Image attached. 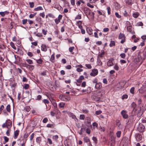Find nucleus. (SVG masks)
<instances>
[{"label":"nucleus","mask_w":146,"mask_h":146,"mask_svg":"<svg viewBox=\"0 0 146 146\" xmlns=\"http://www.w3.org/2000/svg\"><path fill=\"white\" fill-rule=\"evenodd\" d=\"M121 132L120 131H117V133H116V135L117 137H118L119 138L120 137L121 134Z\"/></svg>","instance_id":"nucleus-18"},{"label":"nucleus","mask_w":146,"mask_h":146,"mask_svg":"<svg viewBox=\"0 0 146 146\" xmlns=\"http://www.w3.org/2000/svg\"><path fill=\"white\" fill-rule=\"evenodd\" d=\"M143 25V23L141 22H139L137 23V25L138 26H142Z\"/></svg>","instance_id":"nucleus-52"},{"label":"nucleus","mask_w":146,"mask_h":146,"mask_svg":"<svg viewBox=\"0 0 146 146\" xmlns=\"http://www.w3.org/2000/svg\"><path fill=\"white\" fill-rule=\"evenodd\" d=\"M42 98V96L40 95H38L37 96V98L36 99V100H40Z\"/></svg>","instance_id":"nucleus-44"},{"label":"nucleus","mask_w":146,"mask_h":146,"mask_svg":"<svg viewBox=\"0 0 146 146\" xmlns=\"http://www.w3.org/2000/svg\"><path fill=\"white\" fill-rule=\"evenodd\" d=\"M42 32L43 34L44 35H45L46 34L47 31L46 30H45L44 29H43L42 30Z\"/></svg>","instance_id":"nucleus-57"},{"label":"nucleus","mask_w":146,"mask_h":146,"mask_svg":"<svg viewBox=\"0 0 146 146\" xmlns=\"http://www.w3.org/2000/svg\"><path fill=\"white\" fill-rule=\"evenodd\" d=\"M88 88L87 89H83L82 91V92H87V93H88Z\"/></svg>","instance_id":"nucleus-53"},{"label":"nucleus","mask_w":146,"mask_h":146,"mask_svg":"<svg viewBox=\"0 0 146 146\" xmlns=\"http://www.w3.org/2000/svg\"><path fill=\"white\" fill-rule=\"evenodd\" d=\"M34 133H33L31 135L30 137V140H32L34 138Z\"/></svg>","instance_id":"nucleus-50"},{"label":"nucleus","mask_w":146,"mask_h":146,"mask_svg":"<svg viewBox=\"0 0 146 146\" xmlns=\"http://www.w3.org/2000/svg\"><path fill=\"white\" fill-rule=\"evenodd\" d=\"M47 16H49V17H52L53 18H54V16L52 14H48L46 16V17Z\"/></svg>","instance_id":"nucleus-56"},{"label":"nucleus","mask_w":146,"mask_h":146,"mask_svg":"<svg viewBox=\"0 0 146 146\" xmlns=\"http://www.w3.org/2000/svg\"><path fill=\"white\" fill-rule=\"evenodd\" d=\"M9 12L7 11L4 12H0V15L3 17H4L6 15H8Z\"/></svg>","instance_id":"nucleus-9"},{"label":"nucleus","mask_w":146,"mask_h":146,"mask_svg":"<svg viewBox=\"0 0 146 146\" xmlns=\"http://www.w3.org/2000/svg\"><path fill=\"white\" fill-rule=\"evenodd\" d=\"M120 56L122 58H124L125 56V53H121L120 54Z\"/></svg>","instance_id":"nucleus-40"},{"label":"nucleus","mask_w":146,"mask_h":146,"mask_svg":"<svg viewBox=\"0 0 146 146\" xmlns=\"http://www.w3.org/2000/svg\"><path fill=\"white\" fill-rule=\"evenodd\" d=\"M84 141L86 142H88L90 141V139L87 137H84Z\"/></svg>","instance_id":"nucleus-42"},{"label":"nucleus","mask_w":146,"mask_h":146,"mask_svg":"<svg viewBox=\"0 0 146 146\" xmlns=\"http://www.w3.org/2000/svg\"><path fill=\"white\" fill-rule=\"evenodd\" d=\"M36 13L34 14H31L29 15V17L30 18H32L35 15Z\"/></svg>","instance_id":"nucleus-48"},{"label":"nucleus","mask_w":146,"mask_h":146,"mask_svg":"<svg viewBox=\"0 0 146 146\" xmlns=\"http://www.w3.org/2000/svg\"><path fill=\"white\" fill-rule=\"evenodd\" d=\"M59 98L62 101H69L70 100V97L63 95H61L59 96Z\"/></svg>","instance_id":"nucleus-2"},{"label":"nucleus","mask_w":146,"mask_h":146,"mask_svg":"<svg viewBox=\"0 0 146 146\" xmlns=\"http://www.w3.org/2000/svg\"><path fill=\"white\" fill-rule=\"evenodd\" d=\"M127 29L128 31L132 33V27L131 23L127 21L126 23Z\"/></svg>","instance_id":"nucleus-3"},{"label":"nucleus","mask_w":146,"mask_h":146,"mask_svg":"<svg viewBox=\"0 0 146 146\" xmlns=\"http://www.w3.org/2000/svg\"><path fill=\"white\" fill-rule=\"evenodd\" d=\"M89 111L87 110H82V112L84 113H87Z\"/></svg>","instance_id":"nucleus-59"},{"label":"nucleus","mask_w":146,"mask_h":146,"mask_svg":"<svg viewBox=\"0 0 146 146\" xmlns=\"http://www.w3.org/2000/svg\"><path fill=\"white\" fill-rule=\"evenodd\" d=\"M98 73V71L97 70L94 69L92 70V72L90 74V75L92 76H95Z\"/></svg>","instance_id":"nucleus-7"},{"label":"nucleus","mask_w":146,"mask_h":146,"mask_svg":"<svg viewBox=\"0 0 146 146\" xmlns=\"http://www.w3.org/2000/svg\"><path fill=\"white\" fill-rule=\"evenodd\" d=\"M81 2L84 3V2L82 1V0H79V1H77L76 4L78 5H80V4Z\"/></svg>","instance_id":"nucleus-49"},{"label":"nucleus","mask_w":146,"mask_h":146,"mask_svg":"<svg viewBox=\"0 0 146 146\" xmlns=\"http://www.w3.org/2000/svg\"><path fill=\"white\" fill-rule=\"evenodd\" d=\"M74 49V47L73 46H72L70 47L69 49V51L71 52L73 51V50Z\"/></svg>","instance_id":"nucleus-38"},{"label":"nucleus","mask_w":146,"mask_h":146,"mask_svg":"<svg viewBox=\"0 0 146 146\" xmlns=\"http://www.w3.org/2000/svg\"><path fill=\"white\" fill-rule=\"evenodd\" d=\"M139 14L137 12H136L133 13V17L135 18H137L139 15Z\"/></svg>","instance_id":"nucleus-16"},{"label":"nucleus","mask_w":146,"mask_h":146,"mask_svg":"<svg viewBox=\"0 0 146 146\" xmlns=\"http://www.w3.org/2000/svg\"><path fill=\"white\" fill-rule=\"evenodd\" d=\"M29 66V69L30 70H32L34 68V66L33 65H28Z\"/></svg>","instance_id":"nucleus-29"},{"label":"nucleus","mask_w":146,"mask_h":146,"mask_svg":"<svg viewBox=\"0 0 146 146\" xmlns=\"http://www.w3.org/2000/svg\"><path fill=\"white\" fill-rule=\"evenodd\" d=\"M44 103L45 104L46 107L47 108V106L46 104H48L49 103V101L46 99H44L43 100Z\"/></svg>","instance_id":"nucleus-25"},{"label":"nucleus","mask_w":146,"mask_h":146,"mask_svg":"<svg viewBox=\"0 0 146 146\" xmlns=\"http://www.w3.org/2000/svg\"><path fill=\"white\" fill-rule=\"evenodd\" d=\"M121 114L124 118L127 119V118L128 115L127 114V111H126L123 110L121 112Z\"/></svg>","instance_id":"nucleus-5"},{"label":"nucleus","mask_w":146,"mask_h":146,"mask_svg":"<svg viewBox=\"0 0 146 146\" xmlns=\"http://www.w3.org/2000/svg\"><path fill=\"white\" fill-rule=\"evenodd\" d=\"M53 125L52 124H48L47 125V127H51L52 128L53 127Z\"/></svg>","instance_id":"nucleus-62"},{"label":"nucleus","mask_w":146,"mask_h":146,"mask_svg":"<svg viewBox=\"0 0 146 146\" xmlns=\"http://www.w3.org/2000/svg\"><path fill=\"white\" fill-rule=\"evenodd\" d=\"M131 106L133 108L132 112H134V114H137L139 112L140 110H137V105L134 102H133L132 103Z\"/></svg>","instance_id":"nucleus-1"},{"label":"nucleus","mask_w":146,"mask_h":146,"mask_svg":"<svg viewBox=\"0 0 146 146\" xmlns=\"http://www.w3.org/2000/svg\"><path fill=\"white\" fill-rule=\"evenodd\" d=\"M40 16L42 17V18H44L45 17V14L44 13H40Z\"/></svg>","instance_id":"nucleus-64"},{"label":"nucleus","mask_w":146,"mask_h":146,"mask_svg":"<svg viewBox=\"0 0 146 146\" xmlns=\"http://www.w3.org/2000/svg\"><path fill=\"white\" fill-rule=\"evenodd\" d=\"M138 130L140 132H143L144 130L145 127L142 124H140L137 127Z\"/></svg>","instance_id":"nucleus-4"},{"label":"nucleus","mask_w":146,"mask_h":146,"mask_svg":"<svg viewBox=\"0 0 146 146\" xmlns=\"http://www.w3.org/2000/svg\"><path fill=\"white\" fill-rule=\"evenodd\" d=\"M114 68L116 70H118L119 69V67L117 64H116L114 67Z\"/></svg>","instance_id":"nucleus-26"},{"label":"nucleus","mask_w":146,"mask_h":146,"mask_svg":"<svg viewBox=\"0 0 146 146\" xmlns=\"http://www.w3.org/2000/svg\"><path fill=\"white\" fill-rule=\"evenodd\" d=\"M85 66L88 69H91L92 67V66H91V65L89 64H86L85 65Z\"/></svg>","instance_id":"nucleus-35"},{"label":"nucleus","mask_w":146,"mask_h":146,"mask_svg":"<svg viewBox=\"0 0 146 146\" xmlns=\"http://www.w3.org/2000/svg\"><path fill=\"white\" fill-rule=\"evenodd\" d=\"M101 52V53L98 55V56H100V57H102L103 55L104 54V50H102Z\"/></svg>","instance_id":"nucleus-24"},{"label":"nucleus","mask_w":146,"mask_h":146,"mask_svg":"<svg viewBox=\"0 0 146 146\" xmlns=\"http://www.w3.org/2000/svg\"><path fill=\"white\" fill-rule=\"evenodd\" d=\"M28 81L27 79L25 77H23V82H27Z\"/></svg>","instance_id":"nucleus-45"},{"label":"nucleus","mask_w":146,"mask_h":146,"mask_svg":"<svg viewBox=\"0 0 146 146\" xmlns=\"http://www.w3.org/2000/svg\"><path fill=\"white\" fill-rule=\"evenodd\" d=\"M41 50L42 51H46L47 50V48L46 46L44 44H42V45L41 46Z\"/></svg>","instance_id":"nucleus-10"},{"label":"nucleus","mask_w":146,"mask_h":146,"mask_svg":"<svg viewBox=\"0 0 146 146\" xmlns=\"http://www.w3.org/2000/svg\"><path fill=\"white\" fill-rule=\"evenodd\" d=\"M86 83L85 81L83 82L81 84V86L82 87H85L86 86Z\"/></svg>","instance_id":"nucleus-34"},{"label":"nucleus","mask_w":146,"mask_h":146,"mask_svg":"<svg viewBox=\"0 0 146 146\" xmlns=\"http://www.w3.org/2000/svg\"><path fill=\"white\" fill-rule=\"evenodd\" d=\"M42 60L41 58H40L39 59L36 60L37 63L39 64H42Z\"/></svg>","instance_id":"nucleus-32"},{"label":"nucleus","mask_w":146,"mask_h":146,"mask_svg":"<svg viewBox=\"0 0 146 146\" xmlns=\"http://www.w3.org/2000/svg\"><path fill=\"white\" fill-rule=\"evenodd\" d=\"M113 64L111 60H109L107 62V65L108 66H111L113 65Z\"/></svg>","instance_id":"nucleus-12"},{"label":"nucleus","mask_w":146,"mask_h":146,"mask_svg":"<svg viewBox=\"0 0 146 146\" xmlns=\"http://www.w3.org/2000/svg\"><path fill=\"white\" fill-rule=\"evenodd\" d=\"M115 43L114 41H111L110 44V47H112L115 45Z\"/></svg>","instance_id":"nucleus-20"},{"label":"nucleus","mask_w":146,"mask_h":146,"mask_svg":"<svg viewBox=\"0 0 146 146\" xmlns=\"http://www.w3.org/2000/svg\"><path fill=\"white\" fill-rule=\"evenodd\" d=\"M91 131L89 128H87L86 130V132L88 134H90Z\"/></svg>","instance_id":"nucleus-31"},{"label":"nucleus","mask_w":146,"mask_h":146,"mask_svg":"<svg viewBox=\"0 0 146 146\" xmlns=\"http://www.w3.org/2000/svg\"><path fill=\"white\" fill-rule=\"evenodd\" d=\"M134 89L135 88L134 87H132L130 90V92L132 94H134Z\"/></svg>","instance_id":"nucleus-30"},{"label":"nucleus","mask_w":146,"mask_h":146,"mask_svg":"<svg viewBox=\"0 0 146 146\" xmlns=\"http://www.w3.org/2000/svg\"><path fill=\"white\" fill-rule=\"evenodd\" d=\"M10 45L12 47V48H13L15 50L16 49V47H15L14 44L13 42H10Z\"/></svg>","instance_id":"nucleus-23"},{"label":"nucleus","mask_w":146,"mask_h":146,"mask_svg":"<svg viewBox=\"0 0 146 146\" xmlns=\"http://www.w3.org/2000/svg\"><path fill=\"white\" fill-rule=\"evenodd\" d=\"M48 121V119L46 117L44 118L42 122L44 123H46Z\"/></svg>","instance_id":"nucleus-37"},{"label":"nucleus","mask_w":146,"mask_h":146,"mask_svg":"<svg viewBox=\"0 0 146 146\" xmlns=\"http://www.w3.org/2000/svg\"><path fill=\"white\" fill-rule=\"evenodd\" d=\"M141 38L143 39V40L145 41V40L146 39V35H144L143 36H142L141 37Z\"/></svg>","instance_id":"nucleus-61"},{"label":"nucleus","mask_w":146,"mask_h":146,"mask_svg":"<svg viewBox=\"0 0 146 146\" xmlns=\"http://www.w3.org/2000/svg\"><path fill=\"white\" fill-rule=\"evenodd\" d=\"M86 30L89 35H91L92 34V29L90 27H87L86 28Z\"/></svg>","instance_id":"nucleus-11"},{"label":"nucleus","mask_w":146,"mask_h":146,"mask_svg":"<svg viewBox=\"0 0 146 146\" xmlns=\"http://www.w3.org/2000/svg\"><path fill=\"white\" fill-rule=\"evenodd\" d=\"M85 130V128L84 127H82L81 128L80 130L81 131L83 132Z\"/></svg>","instance_id":"nucleus-63"},{"label":"nucleus","mask_w":146,"mask_h":146,"mask_svg":"<svg viewBox=\"0 0 146 146\" xmlns=\"http://www.w3.org/2000/svg\"><path fill=\"white\" fill-rule=\"evenodd\" d=\"M76 70L77 72H80L82 71H83V70L82 69H80L79 68H77Z\"/></svg>","instance_id":"nucleus-60"},{"label":"nucleus","mask_w":146,"mask_h":146,"mask_svg":"<svg viewBox=\"0 0 146 146\" xmlns=\"http://www.w3.org/2000/svg\"><path fill=\"white\" fill-rule=\"evenodd\" d=\"M92 125L93 126H95L96 127H98V124L96 122H94L92 123Z\"/></svg>","instance_id":"nucleus-58"},{"label":"nucleus","mask_w":146,"mask_h":146,"mask_svg":"<svg viewBox=\"0 0 146 146\" xmlns=\"http://www.w3.org/2000/svg\"><path fill=\"white\" fill-rule=\"evenodd\" d=\"M116 125L118 126L119 129H121L123 128L122 126L121 125L120 123L119 122H117L116 123Z\"/></svg>","instance_id":"nucleus-17"},{"label":"nucleus","mask_w":146,"mask_h":146,"mask_svg":"<svg viewBox=\"0 0 146 146\" xmlns=\"http://www.w3.org/2000/svg\"><path fill=\"white\" fill-rule=\"evenodd\" d=\"M102 113V111L100 110H98L96 111L95 112V114L97 115H98Z\"/></svg>","instance_id":"nucleus-39"},{"label":"nucleus","mask_w":146,"mask_h":146,"mask_svg":"<svg viewBox=\"0 0 146 146\" xmlns=\"http://www.w3.org/2000/svg\"><path fill=\"white\" fill-rule=\"evenodd\" d=\"M62 17V15H60L58 16V18L55 20V23L56 25L58 24L60 22V20L61 19Z\"/></svg>","instance_id":"nucleus-6"},{"label":"nucleus","mask_w":146,"mask_h":146,"mask_svg":"<svg viewBox=\"0 0 146 146\" xmlns=\"http://www.w3.org/2000/svg\"><path fill=\"white\" fill-rule=\"evenodd\" d=\"M92 140L95 143H97L98 141V140L95 137H92Z\"/></svg>","instance_id":"nucleus-27"},{"label":"nucleus","mask_w":146,"mask_h":146,"mask_svg":"<svg viewBox=\"0 0 146 146\" xmlns=\"http://www.w3.org/2000/svg\"><path fill=\"white\" fill-rule=\"evenodd\" d=\"M81 18V15H78L76 17L75 19H79Z\"/></svg>","instance_id":"nucleus-36"},{"label":"nucleus","mask_w":146,"mask_h":146,"mask_svg":"<svg viewBox=\"0 0 146 146\" xmlns=\"http://www.w3.org/2000/svg\"><path fill=\"white\" fill-rule=\"evenodd\" d=\"M28 55L30 57H32L33 56V54L31 52H29L27 53Z\"/></svg>","instance_id":"nucleus-46"},{"label":"nucleus","mask_w":146,"mask_h":146,"mask_svg":"<svg viewBox=\"0 0 146 146\" xmlns=\"http://www.w3.org/2000/svg\"><path fill=\"white\" fill-rule=\"evenodd\" d=\"M65 105V103L64 102H60L59 104V106L60 108H63Z\"/></svg>","instance_id":"nucleus-15"},{"label":"nucleus","mask_w":146,"mask_h":146,"mask_svg":"<svg viewBox=\"0 0 146 146\" xmlns=\"http://www.w3.org/2000/svg\"><path fill=\"white\" fill-rule=\"evenodd\" d=\"M4 140L6 142H7L9 141V138L6 136L4 137Z\"/></svg>","instance_id":"nucleus-51"},{"label":"nucleus","mask_w":146,"mask_h":146,"mask_svg":"<svg viewBox=\"0 0 146 146\" xmlns=\"http://www.w3.org/2000/svg\"><path fill=\"white\" fill-rule=\"evenodd\" d=\"M125 38V36L123 34L120 33L119 36V39H121L122 38Z\"/></svg>","instance_id":"nucleus-14"},{"label":"nucleus","mask_w":146,"mask_h":146,"mask_svg":"<svg viewBox=\"0 0 146 146\" xmlns=\"http://www.w3.org/2000/svg\"><path fill=\"white\" fill-rule=\"evenodd\" d=\"M29 4L31 8H33L34 6V3L33 2H30Z\"/></svg>","instance_id":"nucleus-47"},{"label":"nucleus","mask_w":146,"mask_h":146,"mask_svg":"<svg viewBox=\"0 0 146 146\" xmlns=\"http://www.w3.org/2000/svg\"><path fill=\"white\" fill-rule=\"evenodd\" d=\"M87 5L88 6L92 8L94 7V6L93 5L88 3H87Z\"/></svg>","instance_id":"nucleus-55"},{"label":"nucleus","mask_w":146,"mask_h":146,"mask_svg":"<svg viewBox=\"0 0 146 146\" xmlns=\"http://www.w3.org/2000/svg\"><path fill=\"white\" fill-rule=\"evenodd\" d=\"M29 87V85L28 84H25L24 88L26 90H27L28 88Z\"/></svg>","instance_id":"nucleus-33"},{"label":"nucleus","mask_w":146,"mask_h":146,"mask_svg":"<svg viewBox=\"0 0 146 146\" xmlns=\"http://www.w3.org/2000/svg\"><path fill=\"white\" fill-rule=\"evenodd\" d=\"M19 130H16L15 131L14 134V138L15 139H16L17 137V136L19 135Z\"/></svg>","instance_id":"nucleus-13"},{"label":"nucleus","mask_w":146,"mask_h":146,"mask_svg":"<svg viewBox=\"0 0 146 146\" xmlns=\"http://www.w3.org/2000/svg\"><path fill=\"white\" fill-rule=\"evenodd\" d=\"M6 109L7 110L8 112H10L11 111V109H10V105L9 104L7 105V106L6 107Z\"/></svg>","instance_id":"nucleus-22"},{"label":"nucleus","mask_w":146,"mask_h":146,"mask_svg":"<svg viewBox=\"0 0 146 146\" xmlns=\"http://www.w3.org/2000/svg\"><path fill=\"white\" fill-rule=\"evenodd\" d=\"M31 110V108L29 106H27L25 108V110L27 111H29Z\"/></svg>","instance_id":"nucleus-19"},{"label":"nucleus","mask_w":146,"mask_h":146,"mask_svg":"<svg viewBox=\"0 0 146 146\" xmlns=\"http://www.w3.org/2000/svg\"><path fill=\"white\" fill-rule=\"evenodd\" d=\"M102 87V84L100 83H96L95 86V88L97 89H100Z\"/></svg>","instance_id":"nucleus-8"},{"label":"nucleus","mask_w":146,"mask_h":146,"mask_svg":"<svg viewBox=\"0 0 146 146\" xmlns=\"http://www.w3.org/2000/svg\"><path fill=\"white\" fill-rule=\"evenodd\" d=\"M26 61L29 64H31L33 63L32 60L31 59H27L26 60Z\"/></svg>","instance_id":"nucleus-21"},{"label":"nucleus","mask_w":146,"mask_h":146,"mask_svg":"<svg viewBox=\"0 0 146 146\" xmlns=\"http://www.w3.org/2000/svg\"><path fill=\"white\" fill-rule=\"evenodd\" d=\"M27 19H23L22 21V23L23 25H25L27 23Z\"/></svg>","instance_id":"nucleus-43"},{"label":"nucleus","mask_w":146,"mask_h":146,"mask_svg":"<svg viewBox=\"0 0 146 146\" xmlns=\"http://www.w3.org/2000/svg\"><path fill=\"white\" fill-rule=\"evenodd\" d=\"M28 136V133H26L23 135V137L24 138H27Z\"/></svg>","instance_id":"nucleus-54"},{"label":"nucleus","mask_w":146,"mask_h":146,"mask_svg":"<svg viewBox=\"0 0 146 146\" xmlns=\"http://www.w3.org/2000/svg\"><path fill=\"white\" fill-rule=\"evenodd\" d=\"M85 117L84 115H80V119L81 120H84Z\"/></svg>","instance_id":"nucleus-28"},{"label":"nucleus","mask_w":146,"mask_h":146,"mask_svg":"<svg viewBox=\"0 0 146 146\" xmlns=\"http://www.w3.org/2000/svg\"><path fill=\"white\" fill-rule=\"evenodd\" d=\"M58 138V136L57 135H55L54 136H53V139L55 140H56Z\"/></svg>","instance_id":"nucleus-41"}]
</instances>
